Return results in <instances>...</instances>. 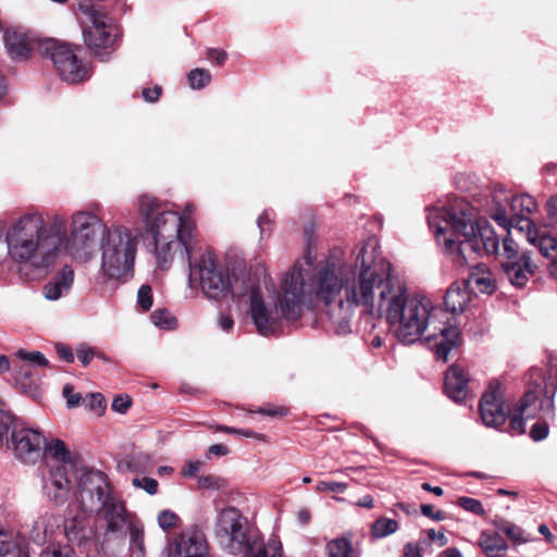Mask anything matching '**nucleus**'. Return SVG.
Masks as SVG:
<instances>
[{
  "mask_svg": "<svg viewBox=\"0 0 557 557\" xmlns=\"http://www.w3.org/2000/svg\"><path fill=\"white\" fill-rule=\"evenodd\" d=\"M177 521L178 516L174 511H171L169 509H164L160 511L158 515V524L164 531L174 528Z\"/></svg>",
  "mask_w": 557,
  "mask_h": 557,
  "instance_id": "obj_39",
  "label": "nucleus"
},
{
  "mask_svg": "<svg viewBox=\"0 0 557 557\" xmlns=\"http://www.w3.org/2000/svg\"><path fill=\"white\" fill-rule=\"evenodd\" d=\"M202 465L203 463L199 460L188 461L183 468L182 473L184 476H194L199 472Z\"/></svg>",
  "mask_w": 557,
  "mask_h": 557,
  "instance_id": "obj_51",
  "label": "nucleus"
},
{
  "mask_svg": "<svg viewBox=\"0 0 557 557\" xmlns=\"http://www.w3.org/2000/svg\"><path fill=\"white\" fill-rule=\"evenodd\" d=\"M15 355L18 359L28 361L29 363L38 367H47L49 363L47 358L37 350L26 351L24 349H18Z\"/></svg>",
  "mask_w": 557,
  "mask_h": 557,
  "instance_id": "obj_36",
  "label": "nucleus"
},
{
  "mask_svg": "<svg viewBox=\"0 0 557 557\" xmlns=\"http://www.w3.org/2000/svg\"><path fill=\"white\" fill-rule=\"evenodd\" d=\"M168 557H212L205 533L198 528L187 529L169 542Z\"/></svg>",
  "mask_w": 557,
  "mask_h": 557,
  "instance_id": "obj_15",
  "label": "nucleus"
},
{
  "mask_svg": "<svg viewBox=\"0 0 557 557\" xmlns=\"http://www.w3.org/2000/svg\"><path fill=\"white\" fill-rule=\"evenodd\" d=\"M77 545L69 542L65 545H50L44 549L40 557H77Z\"/></svg>",
  "mask_w": 557,
  "mask_h": 557,
  "instance_id": "obj_33",
  "label": "nucleus"
},
{
  "mask_svg": "<svg viewBox=\"0 0 557 557\" xmlns=\"http://www.w3.org/2000/svg\"><path fill=\"white\" fill-rule=\"evenodd\" d=\"M138 215L147 233L152 236L158 267L166 269L177 253L184 250L191 255L188 244L190 235L183 216L172 210H161L158 199L141 195L137 199Z\"/></svg>",
  "mask_w": 557,
  "mask_h": 557,
  "instance_id": "obj_4",
  "label": "nucleus"
},
{
  "mask_svg": "<svg viewBox=\"0 0 557 557\" xmlns=\"http://www.w3.org/2000/svg\"><path fill=\"white\" fill-rule=\"evenodd\" d=\"M41 46L44 52H50L51 60L63 81L77 84L89 78V70L79 62L72 46L59 44L53 39L44 40Z\"/></svg>",
  "mask_w": 557,
  "mask_h": 557,
  "instance_id": "obj_13",
  "label": "nucleus"
},
{
  "mask_svg": "<svg viewBox=\"0 0 557 557\" xmlns=\"http://www.w3.org/2000/svg\"><path fill=\"white\" fill-rule=\"evenodd\" d=\"M218 325L222 331L230 332L234 326V320L230 315L221 314L218 319Z\"/></svg>",
  "mask_w": 557,
  "mask_h": 557,
  "instance_id": "obj_56",
  "label": "nucleus"
},
{
  "mask_svg": "<svg viewBox=\"0 0 557 557\" xmlns=\"http://www.w3.org/2000/svg\"><path fill=\"white\" fill-rule=\"evenodd\" d=\"M247 519L235 507L219 511L214 536L220 546L232 555L243 557H280L281 541L276 536L267 542L257 532L246 531Z\"/></svg>",
  "mask_w": 557,
  "mask_h": 557,
  "instance_id": "obj_5",
  "label": "nucleus"
},
{
  "mask_svg": "<svg viewBox=\"0 0 557 557\" xmlns=\"http://www.w3.org/2000/svg\"><path fill=\"white\" fill-rule=\"evenodd\" d=\"M470 296L466 287L453 284L446 292L444 305L447 311L451 313L463 312Z\"/></svg>",
  "mask_w": 557,
  "mask_h": 557,
  "instance_id": "obj_26",
  "label": "nucleus"
},
{
  "mask_svg": "<svg viewBox=\"0 0 557 557\" xmlns=\"http://www.w3.org/2000/svg\"><path fill=\"white\" fill-rule=\"evenodd\" d=\"M421 487L424 491L432 492L436 496H441L444 493L442 487H440V486H431V484H429L426 482L422 483Z\"/></svg>",
  "mask_w": 557,
  "mask_h": 557,
  "instance_id": "obj_60",
  "label": "nucleus"
},
{
  "mask_svg": "<svg viewBox=\"0 0 557 557\" xmlns=\"http://www.w3.org/2000/svg\"><path fill=\"white\" fill-rule=\"evenodd\" d=\"M480 414L486 426L497 428L506 421L509 408L505 406L502 399L498 381L491 382L488 389L483 394L480 401Z\"/></svg>",
  "mask_w": 557,
  "mask_h": 557,
  "instance_id": "obj_18",
  "label": "nucleus"
},
{
  "mask_svg": "<svg viewBox=\"0 0 557 557\" xmlns=\"http://www.w3.org/2000/svg\"><path fill=\"white\" fill-rule=\"evenodd\" d=\"M153 325L163 330H173L176 327L177 320L165 309H157L150 314Z\"/></svg>",
  "mask_w": 557,
  "mask_h": 557,
  "instance_id": "obj_34",
  "label": "nucleus"
},
{
  "mask_svg": "<svg viewBox=\"0 0 557 557\" xmlns=\"http://www.w3.org/2000/svg\"><path fill=\"white\" fill-rule=\"evenodd\" d=\"M428 537L430 541L435 542L438 547L445 546L448 541L444 532H437L434 529L428 530Z\"/></svg>",
  "mask_w": 557,
  "mask_h": 557,
  "instance_id": "obj_52",
  "label": "nucleus"
},
{
  "mask_svg": "<svg viewBox=\"0 0 557 557\" xmlns=\"http://www.w3.org/2000/svg\"><path fill=\"white\" fill-rule=\"evenodd\" d=\"M314 260H315V257L312 255L311 250H310V249H308V250H307V252H306V253H305V256H304V260H302V261L298 260V261H296V262L294 263V265H293V267H295V265H296V263H299V265H300V267H299V270L301 271V273H302V275H304V278H305V282H306V283H309V282H310V278H311V276H312V274H313V273H311L310 275H309V274H306V273H305V270L302 269V263H306L307 265H309V267H310V265H312V263H313V261H314ZM318 267H319V265H317L313 270H315ZM293 269H294V268H292V269H290V270L285 274V276H286L289 272H292V271H293ZM312 272H314V271H312Z\"/></svg>",
  "mask_w": 557,
  "mask_h": 557,
  "instance_id": "obj_45",
  "label": "nucleus"
},
{
  "mask_svg": "<svg viewBox=\"0 0 557 557\" xmlns=\"http://www.w3.org/2000/svg\"><path fill=\"white\" fill-rule=\"evenodd\" d=\"M508 198L504 193L487 195L484 197V202L480 203L481 210L487 213L497 224L506 231V236L503 238V253L504 260L500 265L509 282L516 286H522V256L520 255V246L518 240L512 235V230L520 235L522 226L520 214L511 216L507 215L506 206Z\"/></svg>",
  "mask_w": 557,
  "mask_h": 557,
  "instance_id": "obj_7",
  "label": "nucleus"
},
{
  "mask_svg": "<svg viewBox=\"0 0 557 557\" xmlns=\"http://www.w3.org/2000/svg\"><path fill=\"white\" fill-rule=\"evenodd\" d=\"M208 59L214 61L219 65H222L226 59V52L218 49H209Z\"/></svg>",
  "mask_w": 557,
  "mask_h": 557,
  "instance_id": "obj_55",
  "label": "nucleus"
},
{
  "mask_svg": "<svg viewBox=\"0 0 557 557\" xmlns=\"http://www.w3.org/2000/svg\"><path fill=\"white\" fill-rule=\"evenodd\" d=\"M188 259L189 283H198L206 298L222 300L232 293L234 275L219 263L212 251L206 250L197 259L190 255Z\"/></svg>",
  "mask_w": 557,
  "mask_h": 557,
  "instance_id": "obj_9",
  "label": "nucleus"
},
{
  "mask_svg": "<svg viewBox=\"0 0 557 557\" xmlns=\"http://www.w3.org/2000/svg\"><path fill=\"white\" fill-rule=\"evenodd\" d=\"M426 219L437 244L457 265H470L483 253L499 252V239L493 227L463 198L429 208Z\"/></svg>",
  "mask_w": 557,
  "mask_h": 557,
  "instance_id": "obj_2",
  "label": "nucleus"
},
{
  "mask_svg": "<svg viewBox=\"0 0 557 557\" xmlns=\"http://www.w3.org/2000/svg\"><path fill=\"white\" fill-rule=\"evenodd\" d=\"M382 314L386 315L395 329L397 338L405 344L420 339L429 332L425 341L435 348L438 358L447 360L448 354L457 345L459 332L455 326L440 325L435 321V309L432 301L424 296H409L406 285L397 280Z\"/></svg>",
  "mask_w": 557,
  "mask_h": 557,
  "instance_id": "obj_3",
  "label": "nucleus"
},
{
  "mask_svg": "<svg viewBox=\"0 0 557 557\" xmlns=\"http://www.w3.org/2000/svg\"><path fill=\"white\" fill-rule=\"evenodd\" d=\"M125 511L123 503L112 494L96 512L107 521L108 530L115 532L125 524Z\"/></svg>",
  "mask_w": 557,
  "mask_h": 557,
  "instance_id": "obj_23",
  "label": "nucleus"
},
{
  "mask_svg": "<svg viewBox=\"0 0 557 557\" xmlns=\"http://www.w3.org/2000/svg\"><path fill=\"white\" fill-rule=\"evenodd\" d=\"M298 520L300 523L306 524L310 520V512L307 509H302L298 512Z\"/></svg>",
  "mask_w": 557,
  "mask_h": 557,
  "instance_id": "obj_64",
  "label": "nucleus"
},
{
  "mask_svg": "<svg viewBox=\"0 0 557 557\" xmlns=\"http://www.w3.org/2000/svg\"><path fill=\"white\" fill-rule=\"evenodd\" d=\"M457 504L469 512H473L479 516H483L485 513L481 502L475 498L462 496L458 498Z\"/></svg>",
  "mask_w": 557,
  "mask_h": 557,
  "instance_id": "obj_38",
  "label": "nucleus"
},
{
  "mask_svg": "<svg viewBox=\"0 0 557 557\" xmlns=\"http://www.w3.org/2000/svg\"><path fill=\"white\" fill-rule=\"evenodd\" d=\"M469 379L466 371L459 366L453 364L445 374L444 388L449 398L459 403L467 398Z\"/></svg>",
  "mask_w": 557,
  "mask_h": 557,
  "instance_id": "obj_21",
  "label": "nucleus"
},
{
  "mask_svg": "<svg viewBox=\"0 0 557 557\" xmlns=\"http://www.w3.org/2000/svg\"><path fill=\"white\" fill-rule=\"evenodd\" d=\"M510 430L517 434V435H520L522 434V416L521 413L517 412L511 421H510Z\"/></svg>",
  "mask_w": 557,
  "mask_h": 557,
  "instance_id": "obj_57",
  "label": "nucleus"
},
{
  "mask_svg": "<svg viewBox=\"0 0 557 557\" xmlns=\"http://www.w3.org/2000/svg\"><path fill=\"white\" fill-rule=\"evenodd\" d=\"M79 10L88 16L90 25L84 29V41L92 53L104 61L109 58L117 38V29L111 24L108 16L79 2Z\"/></svg>",
  "mask_w": 557,
  "mask_h": 557,
  "instance_id": "obj_11",
  "label": "nucleus"
},
{
  "mask_svg": "<svg viewBox=\"0 0 557 557\" xmlns=\"http://www.w3.org/2000/svg\"><path fill=\"white\" fill-rule=\"evenodd\" d=\"M536 208V203L533 198L524 194V210L532 213L533 209Z\"/></svg>",
  "mask_w": 557,
  "mask_h": 557,
  "instance_id": "obj_61",
  "label": "nucleus"
},
{
  "mask_svg": "<svg viewBox=\"0 0 557 557\" xmlns=\"http://www.w3.org/2000/svg\"><path fill=\"white\" fill-rule=\"evenodd\" d=\"M348 488V484L336 481H319L315 485L318 492L344 493Z\"/></svg>",
  "mask_w": 557,
  "mask_h": 557,
  "instance_id": "obj_40",
  "label": "nucleus"
},
{
  "mask_svg": "<svg viewBox=\"0 0 557 557\" xmlns=\"http://www.w3.org/2000/svg\"><path fill=\"white\" fill-rule=\"evenodd\" d=\"M88 406L90 407V409H92L98 414L103 412L106 408V399L101 394H90L88 396Z\"/></svg>",
  "mask_w": 557,
  "mask_h": 557,
  "instance_id": "obj_46",
  "label": "nucleus"
},
{
  "mask_svg": "<svg viewBox=\"0 0 557 557\" xmlns=\"http://www.w3.org/2000/svg\"><path fill=\"white\" fill-rule=\"evenodd\" d=\"M161 95V87L154 86L153 88H145L143 90V97L148 102H154L159 99Z\"/></svg>",
  "mask_w": 557,
  "mask_h": 557,
  "instance_id": "obj_53",
  "label": "nucleus"
},
{
  "mask_svg": "<svg viewBox=\"0 0 557 557\" xmlns=\"http://www.w3.org/2000/svg\"><path fill=\"white\" fill-rule=\"evenodd\" d=\"M74 283V270L70 265L62 267L51 281L42 288L44 297L47 300L55 301L67 295Z\"/></svg>",
  "mask_w": 557,
  "mask_h": 557,
  "instance_id": "obj_20",
  "label": "nucleus"
},
{
  "mask_svg": "<svg viewBox=\"0 0 557 557\" xmlns=\"http://www.w3.org/2000/svg\"><path fill=\"white\" fill-rule=\"evenodd\" d=\"M10 370V361L4 355H0V373H5Z\"/></svg>",
  "mask_w": 557,
  "mask_h": 557,
  "instance_id": "obj_62",
  "label": "nucleus"
},
{
  "mask_svg": "<svg viewBox=\"0 0 557 557\" xmlns=\"http://www.w3.org/2000/svg\"><path fill=\"white\" fill-rule=\"evenodd\" d=\"M403 557H422L419 545L414 543H407L404 546Z\"/></svg>",
  "mask_w": 557,
  "mask_h": 557,
  "instance_id": "obj_54",
  "label": "nucleus"
},
{
  "mask_svg": "<svg viewBox=\"0 0 557 557\" xmlns=\"http://www.w3.org/2000/svg\"><path fill=\"white\" fill-rule=\"evenodd\" d=\"M138 244V234L125 225L102 226L97 253L100 256L99 274L106 282H126L134 276Z\"/></svg>",
  "mask_w": 557,
  "mask_h": 557,
  "instance_id": "obj_6",
  "label": "nucleus"
},
{
  "mask_svg": "<svg viewBox=\"0 0 557 557\" xmlns=\"http://www.w3.org/2000/svg\"><path fill=\"white\" fill-rule=\"evenodd\" d=\"M132 405V399L127 395H117L112 401V409L119 413H125Z\"/></svg>",
  "mask_w": 557,
  "mask_h": 557,
  "instance_id": "obj_43",
  "label": "nucleus"
},
{
  "mask_svg": "<svg viewBox=\"0 0 557 557\" xmlns=\"http://www.w3.org/2000/svg\"><path fill=\"white\" fill-rule=\"evenodd\" d=\"M138 306L144 310L148 311L151 309L153 304L152 289L149 285H141L137 293Z\"/></svg>",
  "mask_w": 557,
  "mask_h": 557,
  "instance_id": "obj_37",
  "label": "nucleus"
},
{
  "mask_svg": "<svg viewBox=\"0 0 557 557\" xmlns=\"http://www.w3.org/2000/svg\"><path fill=\"white\" fill-rule=\"evenodd\" d=\"M0 444H5L20 461L35 463L42 455L45 437L38 430L26 428L10 411L0 409Z\"/></svg>",
  "mask_w": 557,
  "mask_h": 557,
  "instance_id": "obj_10",
  "label": "nucleus"
},
{
  "mask_svg": "<svg viewBox=\"0 0 557 557\" xmlns=\"http://www.w3.org/2000/svg\"><path fill=\"white\" fill-rule=\"evenodd\" d=\"M190 88L201 89L211 81V73L205 69H195L187 76Z\"/></svg>",
  "mask_w": 557,
  "mask_h": 557,
  "instance_id": "obj_35",
  "label": "nucleus"
},
{
  "mask_svg": "<svg viewBox=\"0 0 557 557\" xmlns=\"http://www.w3.org/2000/svg\"><path fill=\"white\" fill-rule=\"evenodd\" d=\"M420 510L422 515L431 518L434 521H442L445 517L444 512L441 510L434 511V507L430 504H422L420 506Z\"/></svg>",
  "mask_w": 557,
  "mask_h": 557,
  "instance_id": "obj_48",
  "label": "nucleus"
},
{
  "mask_svg": "<svg viewBox=\"0 0 557 557\" xmlns=\"http://www.w3.org/2000/svg\"><path fill=\"white\" fill-rule=\"evenodd\" d=\"M468 285L480 293L492 294L495 289V281L490 271L478 268L467 281Z\"/></svg>",
  "mask_w": 557,
  "mask_h": 557,
  "instance_id": "obj_28",
  "label": "nucleus"
},
{
  "mask_svg": "<svg viewBox=\"0 0 557 557\" xmlns=\"http://www.w3.org/2000/svg\"><path fill=\"white\" fill-rule=\"evenodd\" d=\"M111 495V487L103 472L78 469L76 498L84 511H99Z\"/></svg>",
  "mask_w": 557,
  "mask_h": 557,
  "instance_id": "obj_12",
  "label": "nucleus"
},
{
  "mask_svg": "<svg viewBox=\"0 0 557 557\" xmlns=\"http://www.w3.org/2000/svg\"><path fill=\"white\" fill-rule=\"evenodd\" d=\"M4 46L8 54L14 61H25L30 58L36 46L44 51L41 46L44 41L37 38L28 30L22 27H11L4 30Z\"/></svg>",
  "mask_w": 557,
  "mask_h": 557,
  "instance_id": "obj_19",
  "label": "nucleus"
},
{
  "mask_svg": "<svg viewBox=\"0 0 557 557\" xmlns=\"http://www.w3.org/2000/svg\"><path fill=\"white\" fill-rule=\"evenodd\" d=\"M398 522L394 519L381 517L371 527V533L376 539L386 537L398 530Z\"/></svg>",
  "mask_w": 557,
  "mask_h": 557,
  "instance_id": "obj_31",
  "label": "nucleus"
},
{
  "mask_svg": "<svg viewBox=\"0 0 557 557\" xmlns=\"http://www.w3.org/2000/svg\"><path fill=\"white\" fill-rule=\"evenodd\" d=\"M57 524V520L53 515L45 513L40 516L33 527V539L34 541L41 543L45 542L52 533Z\"/></svg>",
  "mask_w": 557,
  "mask_h": 557,
  "instance_id": "obj_29",
  "label": "nucleus"
},
{
  "mask_svg": "<svg viewBox=\"0 0 557 557\" xmlns=\"http://www.w3.org/2000/svg\"><path fill=\"white\" fill-rule=\"evenodd\" d=\"M209 454L214 456H225L228 454V448L222 444H214L209 447Z\"/></svg>",
  "mask_w": 557,
  "mask_h": 557,
  "instance_id": "obj_58",
  "label": "nucleus"
},
{
  "mask_svg": "<svg viewBox=\"0 0 557 557\" xmlns=\"http://www.w3.org/2000/svg\"><path fill=\"white\" fill-rule=\"evenodd\" d=\"M63 394L66 397L69 407H76L81 404V400H82L81 394L72 393L71 386H69V385L64 386Z\"/></svg>",
  "mask_w": 557,
  "mask_h": 557,
  "instance_id": "obj_49",
  "label": "nucleus"
},
{
  "mask_svg": "<svg viewBox=\"0 0 557 557\" xmlns=\"http://www.w3.org/2000/svg\"><path fill=\"white\" fill-rule=\"evenodd\" d=\"M57 354L60 359L66 361V362H73L74 361V355L72 352V349L64 345V344H58L55 346Z\"/></svg>",
  "mask_w": 557,
  "mask_h": 557,
  "instance_id": "obj_50",
  "label": "nucleus"
},
{
  "mask_svg": "<svg viewBox=\"0 0 557 557\" xmlns=\"http://www.w3.org/2000/svg\"><path fill=\"white\" fill-rule=\"evenodd\" d=\"M261 275L263 276V283L267 284L265 270L263 267H260L257 269L253 277L249 276L247 281H244V290L240 292V295L249 298L250 315L258 332L264 336H269L277 330L281 318L295 320L300 317L302 307L300 308L299 313L295 317H287L283 313L281 300L283 299L282 286L284 278L280 284L278 292L272 289L274 308L269 307L261 295Z\"/></svg>",
  "mask_w": 557,
  "mask_h": 557,
  "instance_id": "obj_8",
  "label": "nucleus"
},
{
  "mask_svg": "<svg viewBox=\"0 0 557 557\" xmlns=\"http://www.w3.org/2000/svg\"><path fill=\"white\" fill-rule=\"evenodd\" d=\"M64 533L67 542L77 545V557H98L96 553L97 543L95 532L83 516H76L65 520Z\"/></svg>",
  "mask_w": 557,
  "mask_h": 557,
  "instance_id": "obj_17",
  "label": "nucleus"
},
{
  "mask_svg": "<svg viewBox=\"0 0 557 557\" xmlns=\"http://www.w3.org/2000/svg\"><path fill=\"white\" fill-rule=\"evenodd\" d=\"M357 505L364 508H372L374 505L373 498L370 495L362 496L358 502Z\"/></svg>",
  "mask_w": 557,
  "mask_h": 557,
  "instance_id": "obj_59",
  "label": "nucleus"
},
{
  "mask_svg": "<svg viewBox=\"0 0 557 557\" xmlns=\"http://www.w3.org/2000/svg\"><path fill=\"white\" fill-rule=\"evenodd\" d=\"M329 557H357L352 546L346 539H334L326 545Z\"/></svg>",
  "mask_w": 557,
  "mask_h": 557,
  "instance_id": "obj_32",
  "label": "nucleus"
},
{
  "mask_svg": "<svg viewBox=\"0 0 557 557\" xmlns=\"http://www.w3.org/2000/svg\"><path fill=\"white\" fill-rule=\"evenodd\" d=\"M78 469L72 470L65 467H50L44 476L42 493L47 500L54 506L64 505L72 493V479H77Z\"/></svg>",
  "mask_w": 557,
  "mask_h": 557,
  "instance_id": "obj_16",
  "label": "nucleus"
},
{
  "mask_svg": "<svg viewBox=\"0 0 557 557\" xmlns=\"http://www.w3.org/2000/svg\"><path fill=\"white\" fill-rule=\"evenodd\" d=\"M0 556L28 557L24 537L16 531L0 529Z\"/></svg>",
  "mask_w": 557,
  "mask_h": 557,
  "instance_id": "obj_24",
  "label": "nucleus"
},
{
  "mask_svg": "<svg viewBox=\"0 0 557 557\" xmlns=\"http://www.w3.org/2000/svg\"><path fill=\"white\" fill-rule=\"evenodd\" d=\"M77 358L83 366H88L96 356V350L86 344H81L76 349Z\"/></svg>",
  "mask_w": 557,
  "mask_h": 557,
  "instance_id": "obj_42",
  "label": "nucleus"
},
{
  "mask_svg": "<svg viewBox=\"0 0 557 557\" xmlns=\"http://www.w3.org/2000/svg\"><path fill=\"white\" fill-rule=\"evenodd\" d=\"M498 530L506 534L509 539L515 542L520 541V529L517 525L511 524L510 522L504 521L497 525Z\"/></svg>",
  "mask_w": 557,
  "mask_h": 557,
  "instance_id": "obj_44",
  "label": "nucleus"
},
{
  "mask_svg": "<svg viewBox=\"0 0 557 557\" xmlns=\"http://www.w3.org/2000/svg\"><path fill=\"white\" fill-rule=\"evenodd\" d=\"M132 483L135 487L145 490L149 495H154L158 492V481L152 478H135Z\"/></svg>",
  "mask_w": 557,
  "mask_h": 557,
  "instance_id": "obj_41",
  "label": "nucleus"
},
{
  "mask_svg": "<svg viewBox=\"0 0 557 557\" xmlns=\"http://www.w3.org/2000/svg\"><path fill=\"white\" fill-rule=\"evenodd\" d=\"M299 263L284 276L281 307L295 317L305 306L323 305L338 334L350 331L356 309L381 315L396 281L391 262L377 256L376 240L369 239L356 258V269L335 261L320 263L306 283Z\"/></svg>",
  "mask_w": 557,
  "mask_h": 557,
  "instance_id": "obj_1",
  "label": "nucleus"
},
{
  "mask_svg": "<svg viewBox=\"0 0 557 557\" xmlns=\"http://www.w3.org/2000/svg\"><path fill=\"white\" fill-rule=\"evenodd\" d=\"M219 430L230 433V434H236L244 437L249 438H258L261 440L262 435L253 432L252 430H246V429H236V428H230V426H221Z\"/></svg>",
  "mask_w": 557,
  "mask_h": 557,
  "instance_id": "obj_47",
  "label": "nucleus"
},
{
  "mask_svg": "<svg viewBox=\"0 0 557 557\" xmlns=\"http://www.w3.org/2000/svg\"><path fill=\"white\" fill-rule=\"evenodd\" d=\"M528 412V417L534 416L535 411L541 412L540 418L530 426L529 436L534 442H541L545 440L550 430L549 419L554 417V404L553 399L544 394L543 386L541 384L535 385L531 391L524 392V413Z\"/></svg>",
  "mask_w": 557,
  "mask_h": 557,
  "instance_id": "obj_14",
  "label": "nucleus"
},
{
  "mask_svg": "<svg viewBox=\"0 0 557 557\" xmlns=\"http://www.w3.org/2000/svg\"><path fill=\"white\" fill-rule=\"evenodd\" d=\"M129 553L131 557H146L144 529L136 524L129 529Z\"/></svg>",
  "mask_w": 557,
  "mask_h": 557,
  "instance_id": "obj_30",
  "label": "nucleus"
},
{
  "mask_svg": "<svg viewBox=\"0 0 557 557\" xmlns=\"http://www.w3.org/2000/svg\"><path fill=\"white\" fill-rule=\"evenodd\" d=\"M480 546L490 557H500L507 550L506 543L496 532H482L480 536Z\"/></svg>",
  "mask_w": 557,
  "mask_h": 557,
  "instance_id": "obj_27",
  "label": "nucleus"
},
{
  "mask_svg": "<svg viewBox=\"0 0 557 557\" xmlns=\"http://www.w3.org/2000/svg\"><path fill=\"white\" fill-rule=\"evenodd\" d=\"M528 242L546 258L552 259V271L557 276V238L548 236L545 231H533L528 225Z\"/></svg>",
  "mask_w": 557,
  "mask_h": 557,
  "instance_id": "obj_22",
  "label": "nucleus"
},
{
  "mask_svg": "<svg viewBox=\"0 0 557 557\" xmlns=\"http://www.w3.org/2000/svg\"><path fill=\"white\" fill-rule=\"evenodd\" d=\"M47 451L50 457L53 459L54 463H51L50 467H65L66 469L75 471L77 468L76 461L72 458L70 450L66 448V445L63 441L55 438L52 440L47 445Z\"/></svg>",
  "mask_w": 557,
  "mask_h": 557,
  "instance_id": "obj_25",
  "label": "nucleus"
},
{
  "mask_svg": "<svg viewBox=\"0 0 557 557\" xmlns=\"http://www.w3.org/2000/svg\"><path fill=\"white\" fill-rule=\"evenodd\" d=\"M441 557H462V556L457 548H447L441 554Z\"/></svg>",
  "mask_w": 557,
  "mask_h": 557,
  "instance_id": "obj_63",
  "label": "nucleus"
}]
</instances>
